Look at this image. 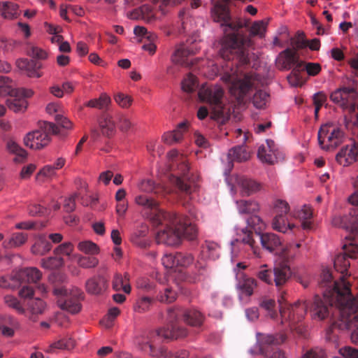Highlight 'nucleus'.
Segmentation results:
<instances>
[{"mask_svg":"<svg viewBox=\"0 0 358 358\" xmlns=\"http://www.w3.org/2000/svg\"><path fill=\"white\" fill-rule=\"evenodd\" d=\"M349 257H352L339 254L334 259V266L341 274V282H334L332 290L328 294L325 293L323 299L319 295L314 296L310 310L315 319L322 320L327 318L329 314L328 306L348 308L351 311H355L358 308V300L352 295L349 284L344 280L350 265Z\"/></svg>","mask_w":358,"mask_h":358,"instance_id":"nucleus-1","label":"nucleus"},{"mask_svg":"<svg viewBox=\"0 0 358 358\" xmlns=\"http://www.w3.org/2000/svg\"><path fill=\"white\" fill-rule=\"evenodd\" d=\"M229 1L212 0L214 6L211 10L212 17L214 21L222 22L221 26L224 36L222 40V48L220 53L226 59H231L229 53H242L244 49L252 45V42L249 36L238 32V29L242 27V24L241 23L229 22L230 17L227 7Z\"/></svg>","mask_w":358,"mask_h":358,"instance_id":"nucleus-2","label":"nucleus"},{"mask_svg":"<svg viewBox=\"0 0 358 358\" xmlns=\"http://www.w3.org/2000/svg\"><path fill=\"white\" fill-rule=\"evenodd\" d=\"M185 329L172 326L171 329H156L144 333L137 341L140 349L154 358H173V355L165 347L157 348L164 339H178L186 336Z\"/></svg>","mask_w":358,"mask_h":358,"instance_id":"nucleus-3","label":"nucleus"},{"mask_svg":"<svg viewBox=\"0 0 358 358\" xmlns=\"http://www.w3.org/2000/svg\"><path fill=\"white\" fill-rule=\"evenodd\" d=\"M237 241L248 244L257 257L260 255V250L256 245V238L259 239L263 248L269 252H274L281 245L280 238L273 233L262 234L255 229V225H245L236 229Z\"/></svg>","mask_w":358,"mask_h":358,"instance_id":"nucleus-4","label":"nucleus"},{"mask_svg":"<svg viewBox=\"0 0 358 358\" xmlns=\"http://www.w3.org/2000/svg\"><path fill=\"white\" fill-rule=\"evenodd\" d=\"M223 94L222 89L218 85L202 86L199 91L200 100L208 103L212 107L211 118L221 122H224L229 117V110L222 103Z\"/></svg>","mask_w":358,"mask_h":358,"instance_id":"nucleus-5","label":"nucleus"},{"mask_svg":"<svg viewBox=\"0 0 358 358\" xmlns=\"http://www.w3.org/2000/svg\"><path fill=\"white\" fill-rule=\"evenodd\" d=\"M257 276L268 285L274 283L280 292L279 294H280V292L284 291L282 288L292 276V271L290 267L285 263L275 265L273 270L268 269L267 265L264 264L261 266L259 271H257ZM280 296V295H279Z\"/></svg>","mask_w":358,"mask_h":358,"instance_id":"nucleus-6","label":"nucleus"},{"mask_svg":"<svg viewBox=\"0 0 358 358\" xmlns=\"http://www.w3.org/2000/svg\"><path fill=\"white\" fill-rule=\"evenodd\" d=\"M286 294L285 291H282L280 292V296L278 297V299L280 307V314L282 319L281 323L284 324L288 322L289 326L292 327L304 317L310 303L306 301H299L292 305H288L285 303Z\"/></svg>","mask_w":358,"mask_h":358,"instance_id":"nucleus-7","label":"nucleus"},{"mask_svg":"<svg viewBox=\"0 0 358 358\" xmlns=\"http://www.w3.org/2000/svg\"><path fill=\"white\" fill-rule=\"evenodd\" d=\"M59 298L57 301L58 306L70 313L76 314L80 311V301L84 298V294L81 289L75 287L69 290L65 287L56 288L54 290Z\"/></svg>","mask_w":358,"mask_h":358,"instance_id":"nucleus-8","label":"nucleus"},{"mask_svg":"<svg viewBox=\"0 0 358 358\" xmlns=\"http://www.w3.org/2000/svg\"><path fill=\"white\" fill-rule=\"evenodd\" d=\"M226 83H230V93L237 99H242L254 84V79L250 76H239L236 73H227L222 77Z\"/></svg>","mask_w":358,"mask_h":358,"instance_id":"nucleus-9","label":"nucleus"},{"mask_svg":"<svg viewBox=\"0 0 358 358\" xmlns=\"http://www.w3.org/2000/svg\"><path fill=\"white\" fill-rule=\"evenodd\" d=\"M343 132L331 124H324L318 131V142L320 147L325 150H334L343 141Z\"/></svg>","mask_w":358,"mask_h":358,"instance_id":"nucleus-10","label":"nucleus"},{"mask_svg":"<svg viewBox=\"0 0 358 358\" xmlns=\"http://www.w3.org/2000/svg\"><path fill=\"white\" fill-rule=\"evenodd\" d=\"M41 276L42 273L37 268H25L15 274L6 276L11 285H15L14 287H7L6 289H15L22 282L36 283L41 279Z\"/></svg>","mask_w":358,"mask_h":358,"instance_id":"nucleus-11","label":"nucleus"},{"mask_svg":"<svg viewBox=\"0 0 358 358\" xmlns=\"http://www.w3.org/2000/svg\"><path fill=\"white\" fill-rule=\"evenodd\" d=\"M236 288L238 293V299L241 301L245 302L254 294L257 281L243 272L236 274Z\"/></svg>","mask_w":358,"mask_h":358,"instance_id":"nucleus-12","label":"nucleus"},{"mask_svg":"<svg viewBox=\"0 0 358 358\" xmlns=\"http://www.w3.org/2000/svg\"><path fill=\"white\" fill-rule=\"evenodd\" d=\"M357 93L352 87H341L334 90L330 95L331 100L343 108L350 106V110H355L354 101Z\"/></svg>","mask_w":358,"mask_h":358,"instance_id":"nucleus-13","label":"nucleus"},{"mask_svg":"<svg viewBox=\"0 0 358 358\" xmlns=\"http://www.w3.org/2000/svg\"><path fill=\"white\" fill-rule=\"evenodd\" d=\"M155 239L157 243L167 246H177L180 244L178 228L173 225H165L164 229L158 230Z\"/></svg>","mask_w":358,"mask_h":358,"instance_id":"nucleus-14","label":"nucleus"},{"mask_svg":"<svg viewBox=\"0 0 358 358\" xmlns=\"http://www.w3.org/2000/svg\"><path fill=\"white\" fill-rule=\"evenodd\" d=\"M50 138L43 130H34L27 133L24 138V145L32 150H40L48 145Z\"/></svg>","mask_w":358,"mask_h":358,"instance_id":"nucleus-15","label":"nucleus"},{"mask_svg":"<svg viewBox=\"0 0 358 358\" xmlns=\"http://www.w3.org/2000/svg\"><path fill=\"white\" fill-rule=\"evenodd\" d=\"M100 132L95 128L91 129V138L94 141H97L101 134L106 137H110L116 131L115 123L109 115H102L98 120Z\"/></svg>","mask_w":358,"mask_h":358,"instance_id":"nucleus-16","label":"nucleus"},{"mask_svg":"<svg viewBox=\"0 0 358 358\" xmlns=\"http://www.w3.org/2000/svg\"><path fill=\"white\" fill-rule=\"evenodd\" d=\"M280 152L272 140H266L264 144L259 147L257 157L263 163L273 164L278 162Z\"/></svg>","mask_w":358,"mask_h":358,"instance_id":"nucleus-17","label":"nucleus"},{"mask_svg":"<svg viewBox=\"0 0 358 358\" xmlns=\"http://www.w3.org/2000/svg\"><path fill=\"white\" fill-rule=\"evenodd\" d=\"M199 50L194 45H181L176 49L171 56L173 63L180 66H189L193 64L192 59L189 58Z\"/></svg>","mask_w":358,"mask_h":358,"instance_id":"nucleus-18","label":"nucleus"},{"mask_svg":"<svg viewBox=\"0 0 358 358\" xmlns=\"http://www.w3.org/2000/svg\"><path fill=\"white\" fill-rule=\"evenodd\" d=\"M275 62L281 69H289L293 65L301 66L296 50L294 49L287 48L282 51L277 57Z\"/></svg>","mask_w":358,"mask_h":358,"instance_id":"nucleus-19","label":"nucleus"},{"mask_svg":"<svg viewBox=\"0 0 358 358\" xmlns=\"http://www.w3.org/2000/svg\"><path fill=\"white\" fill-rule=\"evenodd\" d=\"M358 159V145L351 143L346 145L337 154V162L343 165L348 166Z\"/></svg>","mask_w":358,"mask_h":358,"instance_id":"nucleus-20","label":"nucleus"},{"mask_svg":"<svg viewBox=\"0 0 358 358\" xmlns=\"http://www.w3.org/2000/svg\"><path fill=\"white\" fill-rule=\"evenodd\" d=\"M236 185L242 196H250L261 189V185L259 182L244 177H238Z\"/></svg>","mask_w":358,"mask_h":358,"instance_id":"nucleus-21","label":"nucleus"},{"mask_svg":"<svg viewBox=\"0 0 358 358\" xmlns=\"http://www.w3.org/2000/svg\"><path fill=\"white\" fill-rule=\"evenodd\" d=\"M250 154L244 146H236L230 149L227 154L228 163L226 169L230 171L233 167V162H239L247 161L250 159Z\"/></svg>","mask_w":358,"mask_h":358,"instance_id":"nucleus-22","label":"nucleus"},{"mask_svg":"<svg viewBox=\"0 0 358 358\" xmlns=\"http://www.w3.org/2000/svg\"><path fill=\"white\" fill-rule=\"evenodd\" d=\"M107 286V280L102 275L94 276L85 283L87 292L94 295L101 294L106 289Z\"/></svg>","mask_w":358,"mask_h":358,"instance_id":"nucleus-23","label":"nucleus"},{"mask_svg":"<svg viewBox=\"0 0 358 358\" xmlns=\"http://www.w3.org/2000/svg\"><path fill=\"white\" fill-rule=\"evenodd\" d=\"M26 315L29 320L36 321L38 315L43 313L45 308V302L39 298L30 299L27 303Z\"/></svg>","mask_w":358,"mask_h":358,"instance_id":"nucleus-24","label":"nucleus"},{"mask_svg":"<svg viewBox=\"0 0 358 358\" xmlns=\"http://www.w3.org/2000/svg\"><path fill=\"white\" fill-rule=\"evenodd\" d=\"M289 206L287 201L278 199L273 203L274 218L272 224H284L287 221V214Z\"/></svg>","mask_w":358,"mask_h":358,"instance_id":"nucleus-25","label":"nucleus"},{"mask_svg":"<svg viewBox=\"0 0 358 358\" xmlns=\"http://www.w3.org/2000/svg\"><path fill=\"white\" fill-rule=\"evenodd\" d=\"M147 220L158 222L161 224L163 222H176V215L175 213H167L159 208H155L151 213L147 215Z\"/></svg>","mask_w":358,"mask_h":358,"instance_id":"nucleus-26","label":"nucleus"},{"mask_svg":"<svg viewBox=\"0 0 358 358\" xmlns=\"http://www.w3.org/2000/svg\"><path fill=\"white\" fill-rule=\"evenodd\" d=\"M186 127V122L179 124L178 127L175 130L166 132L163 135L162 138L164 141L169 145L179 143L183 138Z\"/></svg>","mask_w":358,"mask_h":358,"instance_id":"nucleus-27","label":"nucleus"},{"mask_svg":"<svg viewBox=\"0 0 358 358\" xmlns=\"http://www.w3.org/2000/svg\"><path fill=\"white\" fill-rule=\"evenodd\" d=\"M184 321L190 326L201 327L204 321L203 315L198 310L188 309L182 314Z\"/></svg>","mask_w":358,"mask_h":358,"instance_id":"nucleus-28","label":"nucleus"},{"mask_svg":"<svg viewBox=\"0 0 358 358\" xmlns=\"http://www.w3.org/2000/svg\"><path fill=\"white\" fill-rule=\"evenodd\" d=\"M178 228V233L180 236V243L185 239L188 241H194L198 236V228L196 225H175Z\"/></svg>","mask_w":358,"mask_h":358,"instance_id":"nucleus-29","label":"nucleus"},{"mask_svg":"<svg viewBox=\"0 0 358 358\" xmlns=\"http://www.w3.org/2000/svg\"><path fill=\"white\" fill-rule=\"evenodd\" d=\"M52 248V245L49 242L45 235H39L31 248V252L38 255H44Z\"/></svg>","mask_w":358,"mask_h":358,"instance_id":"nucleus-30","label":"nucleus"},{"mask_svg":"<svg viewBox=\"0 0 358 358\" xmlns=\"http://www.w3.org/2000/svg\"><path fill=\"white\" fill-rule=\"evenodd\" d=\"M8 108L14 113H24L26 111L28 103L25 99L19 96H13L6 100Z\"/></svg>","mask_w":358,"mask_h":358,"instance_id":"nucleus-31","label":"nucleus"},{"mask_svg":"<svg viewBox=\"0 0 358 358\" xmlns=\"http://www.w3.org/2000/svg\"><path fill=\"white\" fill-rule=\"evenodd\" d=\"M129 275L127 273L122 275L120 273H115L113 280V288L119 291L122 289L125 293L129 294L131 287L129 284Z\"/></svg>","mask_w":358,"mask_h":358,"instance_id":"nucleus-32","label":"nucleus"},{"mask_svg":"<svg viewBox=\"0 0 358 358\" xmlns=\"http://www.w3.org/2000/svg\"><path fill=\"white\" fill-rule=\"evenodd\" d=\"M202 255L213 260L220 257V245L213 241H206L201 246Z\"/></svg>","mask_w":358,"mask_h":358,"instance_id":"nucleus-33","label":"nucleus"},{"mask_svg":"<svg viewBox=\"0 0 358 358\" xmlns=\"http://www.w3.org/2000/svg\"><path fill=\"white\" fill-rule=\"evenodd\" d=\"M177 298V292L170 285L164 286L157 296V300L162 303H170Z\"/></svg>","mask_w":358,"mask_h":358,"instance_id":"nucleus-34","label":"nucleus"},{"mask_svg":"<svg viewBox=\"0 0 358 358\" xmlns=\"http://www.w3.org/2000/svg\"><path fill=\"white\" fill-rule=\"evenodd\" d=\"M341 311H348L353 315H349L348 317L343 320L344 326L346 329L352 331L353 335L358 336V315L355 313L357 311H351L348 308H339ZM358 310V308L357 309Z\"/></svg>","mask_w":358,"mask_h":358,"instance_id":"nucleus-35","label":"nucleus"},{"mask_svg":"<svg viewBox=\"0 0 358 358\" xmlns=\"http://www.w3.org/2000/svg\"><path fill=\"white\" fill-rule=\"evenodd\" d=\"M154 303V298L147 296H140L134 306V309L136 312L140 313H145L150 310Z\"/></svg>","mask_w":358,"mask_h":358,"instance_id":"nucleus-36","label":"nucleus"},{"mask_svg":"<svg viewBox=\"0 0 358 358\" xmlns=\"http://www.w3.org/2000/svg\"><path fill=\"white\" fill-rule=\"evenodd\" d=\"M110 98L106 93H102L98 99H93L88 101L85 106L90 108H95L98 109L106 108L110 103Z\"/></svg>","mask_w":358,"mask_h":358,"instance_id":"nucleus-37","label":"nucleus"},{"mask_svg":"<svg viewBox=\"0 0 358 358\" xmlns=\"http://www.w3.org/2000/svg\"><path fill=\"white\" fill-rule=\"evenodd\" d=\"M237 209L241 214L252 213L259 210V205L254 201L240 200L236 201Z\"/></svg>","mask_w":358,"mask_h":358,"instance_id":"nucleus-38","label":"nucleus"},{"mask_svg":"<svg viewBox=\"0 0 358 358\" xmlns=\"http://www.w3.org/2000/svg\"><path fill=\"white\" fill-rule=\"evenodd\" d=\"M6 148L8 151L17 156L15 159V161H20L25 159L27 156V152L24 150L18 143L13 140L8 141L6 143Z\"/></svg>","mask_w":358,"mask_h":358,"instance_id":"nucleus-39","label":"nucleus"},{"mask_svg":"<svg viewBox=\"0 0 358 358\" xmlns=\"http://www.w3.org/2000/svg\"><path fill=\"white\" fill-rule=\"evenodd\" d=\"M16 66L20 70L24 71L29 77H41V74L36 72L33 69V62L27 59H18L16 60Z\"/></svg>","mask_w":358,"mask_h":358,"instance_id":"nucleus-40","label":"nucleus"},{"mask_svg":"<svg viewBox=\"0 0 358 358\" xmlns=\"http://www.w3.org/2000/svg\"><path fill=\"white\" fill-rule=\"evenodd\" d=\"M78 249L88 255H96L99 253V247L91 241H80L78 244Z\"/></svg>","mask_w":358,"mask_h":358,"instance_id":"nucleus-41","label":"nucleus"},{"mask_svg":"<svg viewBox=\"0 0 358 358\" xmlns=\"http://www.w3.org/2000/svg\"><path fill=\"white\" fill-rule=\"evenodd\" d=\"M0 9H2V15L5 18H13L19 14L17 4L11 2H0Z\"/></svg>","mask_w":358,"mask_h":358,"instance_id":"nucleus-42","label":"nucleus"},{"mask_svg":"<svg viewBox=\"0 0 358 358\" xmlns=\"http://www.w3.org/2000/svg\"><path fill=\"white\" fill-rule=\"evenodd\" d=\"M15 89L14 85L8 78L1 77L0 80V96H15Z\"/></svg>","mask_w":358,"mask_h":358,"instance_id":"nucleus-43","label":"nucleus"},{"mask_svg":"<svg viewBox=\"0 0 358 358\" xmlns=\"http://www.w3.org/2000/svg\"><path fill=\"white\" fill-rule=\"evenodd\" d=\"M269 94L265 90H259L253 96L252 102L257 108H263L269 102Z\"/></svg>","mask_w":358,"mask_h":358,"instance_id":"nucleus-44","label":"nucleus"},{"mask_svg":"<svg viewBox=\"0 0 358 358\" xmlns=\"http://www.w3.org/2000/svg\"><path fill=\"white\" fill-rule=\"evenodd\" d=\"M286 340V334L280 333L275 335H265L262 337L261 342L262 345H280Z\"/></svg>","mask_w":358,"mask_h":358,"instance_id":"nucleus-45","label":"nucleus"},{"mask_svg":"<svg viewBox=\"0 0 358 358\" xmlns=\"http://www.w3.org/2000/svg\"><path fill=\"white\" fill-rule=\"evenodd\" d=\"M134 202L138 206L150 209L152 211L158 206V203L156 201L144 195L136 196L134 199Z\"/></svg>","mask_w":358,"mask_h":358,"instance_id":"nucleus-46","label":"nucleus"},{"mask_svg":"<svg viewBox=\"0 0 358 358\" xmlns=\"http://www.w3.org/2000/svg\"><path fill=\"white\" fill-rule=\"evenodd\" d=\"M4 302L8 307L14 309L17 313L26 315V308L23 307L15 296L6 295L4 296Z\"/></svg>","mask_w":358,"mask_h":358,"instance_id":"nucleus-47","label":"nucleus"},{"mask_svg":"<svg viewBox=\"0 0 358 358\" xmlns=\"http://www.w3.org/2000/svg\"><path fill=\"white\" fill-rule=\"evenodd\" d=\"M78 264L83 268H95L99 264V259L94 255L79 256Z\"/></svg>","mask_w":358,"mask_h":358,"instance_id":"nucleus-48","label":"nucleus"},{"mask_svg":"<svg viewBox=\"0 0 358 358\" xmlns=\"http://www.w3.org/2000/svg\"><path fill=\"white\" fill-rule=\"evenodd\" d=\"M56 176L55 168L52 165H46L43 167L36 175V180L43 182L50 180Z\"/></svg>","mask_w":358,"mask_h":358,"instance_id":"nucleus-49","label":"nucleus"},{"mask_svg":"<svg viewBox=\"0 0 358 358\" xmlns=\"http://www.w3.org/2000/svg\"><path fill=\"white\" fill-rule=\"evenodd\" d=\"M267 24L264 21L255 22L250 29V34L252 36L263 38L266 31Z\"/></svg>","mask_w":358,"mask_h":358,"instance_id":"nucleus-50","label":"nucleus"},{"mask_svg":"<svg viewBox=\"0 0 358 358\" xmlns=\"http://www.w3.org/2000/svg\"><path fill=\"white\" fill-rule=\"evenodd\" d=\"M348 202L356 207L350 211V214L352 217L351 224H357L358 222V190L348 197Z\"/></svg>","mask_w":358,"mask_h":358,"instance_id":"nucleus-51","label":"nucleus"},{"mask_svg":"<svg viewBox=\"0 0 358 358\" xmlns=\"http://www.w3.org/2000/svg\"><path fill=\"white\" fill-rule=\"evenodd\" d=\"M275 306V301L269 298H264L260 302V306L268 311V314L271 319H275L278 316L277 312L274 310Z\"/></svg>","mask_w":358,"mask_h":358,"instance_id":"nucleus-52","label":"nucleus"},{"mask_svg":"<svg viewBox=\"0 0 358 358\" xmlns=\"http://www.w3.org/2000/svg\"><path fill=\"white\" fill-rule=\"evenodd\" d=\"M75 346V341L71 338H63L57 342L53 343L50 349L71 350ZM50 350V351H51Z\"/></svg>","mask_w":358,"mask_h":358,"instance_id":"nucleus-53","label":"nucleus"},{"mask_svg":"<svg viewBox=\"0 0 358 358\" xmlns=\"http://www.w3.org/2000/svg\"><path fill=\"white\" fill-rule=\"evenodd\" d=\"M194 262V256L190 253H176V266L186 267Z\"/></svg>","mask_w":358,"mask_h":358,"instance_id":"nucleus-54","label":"nucleus"},{"mask_svg":"<svg viewBox=\"0 0 358 358\" xmlns=\"http://www.w3.org/2000/svg\"><path fill=\"white\" fill-rule=\"evenodd\" d=\"M197 87L196 78L192 74L188 75L182 81V89L186 92H192Z\"/></svg>","mask_w":358,"mask_h":358,"instance_id":"nucleus-55","label":"nucleus"},{"mask_svg":"<svg viewBox=\"0 0 358 358\" xmlns=\"http://www.w3.org/2000/svg\"><path fill=\"white\" fill-rule=\"evenodd\" d=\"M178 317V310L176 308H169L168 310L169 324L167 325L166 327L159 328V329H171L172 326H176V327H179L182 329H185L187 331V329L185 327H183L182 325L179 324L177 322Z\"/></svg>","mask_w":358,"mask_h":358,"instance_id":"nucleus-56","label":"nucleus"},{"mask_svg":"<svg viewBox=\"0 0 358 358\" xmlns=\"http://www.w3.org/2000/svg\"><path fill=\"white\" fill-rule=\"evenodd\" d=\"M114 100L122 108H129L133 102V99L130 96L121 92L115 95Z\"/></svg>","mask_w":358,"mask_h":358,"instance_id":"nucleus-57","label":"nucleus"},{"mask_svg":"<svg viewBox=\"0 0 358 358\" xmlns=\"http://www.w3.org/2000/svg\"><path fill=\"white\" fill-rule=\"evenodd\" d=\"M313 215L312 209L309 206L303 205L294 211V216L300 220H308Z\"/></svg>","mask_w":358,"mask_h":358,"instance_id":"nucleus-58","label":"nucleus"},{"mask_svg":"<svg viewBox=\"0 0 358 358\" xmlns=\"http://www.w3.org/2000/svg\"><path fill=\"white\" fill-rule=\"evenodd\" d=\"M28 213L31 216H45L49 214L48 210L41 204L33 203L28 206Z\"/></svg>","mask_w":358,"mask_h":358,"instance_id":"nucleus-59","label":"nucleus"},{"mask_svg":"<svg viewBox=\"0 0 358 358\" xmlns=\"http://www.w3.org/2000/svg\"><path fill=\"white\" fill-rule=\"evenodd\" d=\"M27 240V236L23 233H15L12 235L9 241L10 247H18L23 245Z\"/></svg>","mask_w":358,"mask_h":358,"instance_id":"nucleus-60","label":"nucleus"},{"mask_svg":"<svg viewBox=\"0 0 358 358\" xmlns=\"http://www.w3.org/2000/svg\"><path fill=\"white\" fill-rule=\"evenodd\" d=\"M304 69L310 76H315L321 71V66L319 63L307 62L304 64Z\"/></svg>","mask_w":358,"mask_h":358,"instance_id":"nucleus-61","label":"nucleus"},{"mask_svg":"<svg viewBox=\"0 0 358 358\" xmlns=\"http://www.w3.org/2000/svg\"><path fill=\"white\" fill-rule=\"evenodd\" d=\"M327 100L326 95L322 92H319L317 93H315L313 96V101L315 104V115H317V113L320 108V107L325 103Z\"/></svg>","mask_w":358,"mask_h":358,"instance_id":"nucleus-62","label":"nucleus"},{"mask_svg":"<svg viewBox=\"0 0 358 358\" xmlns=\"http://www.w3.org/2000/svg\"><path fill=\"white\" fill-rule=\"evenodd\" d=\"M162 264L164 267L167 268H171L173 267H177L176 266V253L175 255L173 254H166L164 255L162 259Z\"/></svg>","mask_w":358,"mask_h":358,"instance_id":"nucleus-63","label":"nucleus"},{"mask_svg":"<svg viewBox=\"0 0 358 358\" xmlns=\"http://www.w3.org/2000/svg\"><path fill=\"white\" fill-rule=\"evenodd\" d=\"M340 353L343 358H358V350L351 348L345 347L340 349Z\"/></svg>","mask_w":358,"mask_h":358,"instance_id":"nucleus-64","label":"nucleus"}]
</instances>
